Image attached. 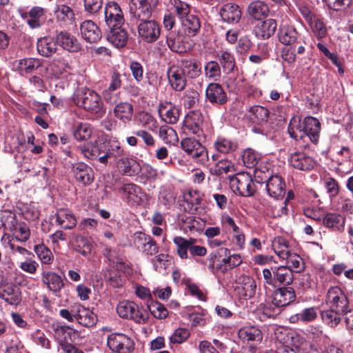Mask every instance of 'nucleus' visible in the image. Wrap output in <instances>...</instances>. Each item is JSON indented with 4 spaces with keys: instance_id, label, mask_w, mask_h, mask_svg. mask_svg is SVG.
I'll list each match as a JSON object with an SVG mask.
<instances>
[{
    "instance_id": "obj_34",
    "label": "nucleus",
    "mask_w": 353,
    "mask_h": 353,
    "mask_svg": "<svg viewBox=\"0 0 353 353\" xmlns=\"http://www.w3.org/2000/svg\"><path fill=\"white\" fill-rule=\"evenodd\" d=\"M288 340L292 347L304 352H310L313 349L312 343L300 333L291 332L288 336Z\"/></svg>"
},
{
    "instance_id": "obj_58",
    "label": "nucleus",
    "mask_w": 353,
    "mask_h": 353,
    "mask_svg": "<svg viewBox=\"0 0 353 353\" xmlns=\"http://www.w3.org/2000/svg\"><path fill=\"white\" fill-rule=\"evenodd\" d=\"M92 129L90 124L81 123L74 128L73 136L79 141H86L92 135Z\"/></svg>"
},
{
    "instance_id": "obj_12",
    "label": "nucleus",
    "mask_w": 353,
    "mask_h": 353,
    "mask_svg": "<svg viewBox=\"0 0 353 353\" xmlns=\"http://www.w3.org/2000/svg\"><path fill=\"white\" fill-rule=\"evenodd\" d=\"M0 298L10 305H17L21 301V293L15 284L3 281L0 284Z\"/></svg>"
},
{
    "instance_id": "obj_29",
    "label": "nucleus",
    "mask_w": 353,
    "mask_h": 353,
    "mask_svg": "<svg viewBox=\"0 0 353 353\" xmlns=\"http://www.w3.org/2000/svg\"><path fill=\"white\" fill-rule=\"evenodd\" d=\"M57 42L65 50L76 52L81 50V44L78 40L70 34L61 32L57 36Z\"/></svg>"
},
{
    "instance_id": "obj_54",
    "label": "nucleus",
    "mask_w": 353,
    "mask_h": 353,
    "mask_svg": "<svg viewBox=\"0 0 353 353\" xmlns=\"http://www.w3.org/2000/svg\"><path fill=\"white\" fill-rule=\"evenodd\" d=\"M119 191L122 198L128 202H137L140 188L134 183H126Z\"/></svg>"
},
{
    "instance_id": "obj_22",
    "label": "nucleus",
    "mask_w": 353,
    "mask_h": 353,
    "mask_svg": "<svg viewBox=\"0 0 353 353\" xmlns=\"http://www.w3.org/2000/svg\"><path fill=\"white\" fill-rule=\"evenodd\" d=\"M123 154L121 143L116 139H110L106 141V154L99 158V161L102 164H107L108 159L121 157Z\"/></svg>"
},
{
    "instance_id": "obj_45",
    "label": "nucleus",
    "mask_w": 353,
    "mask_h": 353,
    "mask_svg": "<svg viewBox=\"0 0 353 353\" xmlns=\"http://www.w3.org/2000/svg\"><path fill=\"white\" fill-rule=\"evenodd\" d=\"M173 242L176 245V250L179 256L182 259H186L188 257V251H189L191 243H195L196 239L193 238L185 239L182 236H175Z\"/></svg>"
},
{
    "instance_id": "obj_53",
    "label": "nucleus",
    "mask_w": 353,
    "mask_h": 353,
    "mask_svg": "<svg viewBox=\"0 0 353 353\" xmlns=\"http://www.w3.org/2000/svg\"><path fill=\"white\" fill-rule=\"evenodd\" d=\"M344 312H338L332 308L325 310L321 312V316L322 321L331 327H336L341 322V316H343Z\"/></svg>"
},
{
    "instance_id": "obj_48",
    "label": "nucleus",
    "mask_w": 353,
    "mask_h": 353,
    "mask_svg": "<svg viewBox=\"0 0 353 353\" xmlns=\"http://www.w3.org/2000/svg\"><path fill=\"white\" fill-rule=\"evenodd\" d=\"M218 58L225 73L229 74L234 70L235 58L231 52L228 50H222L218 54Z\"/></svg>"
},
{
    "instance_id": "obj_1",
    "label": "nucleus",
    "mask_w": 353,
    "mask_h": 353,
    "mask_svg": "<svg viewBox=\"0 0 353 353\" xmlns=\"http://www.w3.org/2000/svg\"><path fill=\"white\" fill-rule=\"evenodd\" d=\"M74 101L77 105L91 113L101 115L105 112L101 97L88 88L79 89L74 94Z\"/></svg>"
},
{
    "instance_id": "obj_36",
    "label": "nucleus",
    "mask_w": 353,
    "mask_h": 353,
    "mask_svg": "<svg viewBox=\"0 0 353 353\" xmlns=\"http://www.w3.org/2000/svg\"><path fill=\"white\" fill-rule=\"evenodd\" d=\"M248 12L250 17L254 19L262 20L268 16L269 8L263 1H256L249 5Z\"/></svg>"
},
{
    "instance_id": "obj_59",
    "label": "nucleus",
    "mask_w": 353,
    "mask_h": 353,
    "mask_svg": "<svg viewBox=\"0 0 353 353\" xmlns=\"http://www.w3.org/2000/svg\"><path fill=\"white\" fill-rule=\"evenodd\" d=\"M205 77L210 80H218L221 75V68L216 61H208L204 65Z\"/></svg>"
},
{
    "instance_id": "obj_55",
    "label": "nucleus",
    "mask_w": 353,
    "mask_h": 353,
    "mask_svg": "<svg viewBox=\"0 0 353 353\" xmlns=\"http://www.w3.org/2000/svg\"><path fill=\"white\" fill-rule=\"evenodd\" d=\"M324 225L336 230H341L345 225V219L340 214L327 213L323 219Z\"/></svg>"
},
{
    "instance_id": "obj_5",
    "label": "nucleus",
    "mask_w": 353,
    "mask_h": 353,
    "mask_svg": "<svg viewBox=\"0 0 353 353\" xmlns=\"http://www.w3.org/2000/svg\"><path fill=\"white\" fill-rule=\"evenodd\" d=\"M203 116L197 110L190 111L185 117L181 128L183 132L188 135H196L201 137L203 131Z\"/></svg>"
},
{
    "instance_id": "obj_63",
    "label": "nucleus",
    "mask_w": 353,
    "mask_h": 353,
    "mask_svg": "<svg viewBox=\"0 0 353 353\" xmlns=\"http://www.w3.org/2000/svg\"><path fill=\"white\" fill-rule=\"evenodd\" d=\"M261 158V154L252 149L245 150L242 154L243 162L248 168H255Z\"/></svg>"
},
{
    "instance_id": "obj_32",
    "label": "nucleus",
    "mask_w": 353,
    "mask_h": 353,
    "mask_svg": "<svg viewBox=\"0 0 353 353\" xmlns=\"http://www.w3.org/2000/svg\"><path fill=\"white\" fill-rule=\"evenodd\" d=\"M179 65L183 69L186 77L196 79L201 74V63L195 59H183Z\"/></svg>"
},
{
    "instance_id": "obj_18",
    "label": "nucleus",
    "mask_w": 353,
    "mask_h": 353,
    "mask_svg": "<svg viewBox=\"0 0 353 353\" xmlns=\"http://www.w3.org/2000/svg\"><path fill=\"white\" fill-rule=\"evenodd\" d=\"M72 311L76 314V320L83 326H93L97 321V315L81 304L74 305Z\"/></svg>"
},
{
    "instance_id": "obj_20",
    "label": "nucleus",
    "mask_w": 353,
    "mask_h": 353,
    "mask_svg": "<svg viewBox=\"0 0 353 353\" xmlns=\"http://www.w3.org/2000/svg\"><path fill=\"white\" fill-rule=\"evenodd\" d=\"M82 37L90 43H95L101 38L102 33L98 26L91 20L84 21L80 26Z\"/></svg>"
},
{
    "instance_id": "obj_43",
    "label": "nucleus",
    "mask_w": 353,
    "mask_h": 353,
    "mask_svg": "<svg viewBox=\"0 0 353 353\" xmlns=\"http://www.w3.org/2000/svg\"><path fill=\"white\" fill-rule=\"evenodd\" d=\"M276 282L284 285H290L294 280L293 270L287 265L274 268Z\"/></svg>"
},
{
    "instance_id": "obj_31",
    "label": "nucleus",
    "mask_w": 353,
    "mask_h": 353,
    "mask_svg": "<svg viewBox=\"0 0 353 353\" xmlns=\"http://www.w3.org/2000/svg\"><path fill=\"white\" fill-rule=\"evenodd\" d=\"M41 279L43 284L53 292H59L64 285L61 277L51 271L43 272Z\"/></svg>"
},
{
    "instance_id": "obj_64",
    "label": "nucleus",
    "mask_w": 353,
    "mask_h": 353,
    "mask_svg": "<svg viewBox=\"0 0 353 353\" xmlns=\"http://www.w3.org/2000/svg\"><path fill=\"white\" fill-rule=\"evenodd\" d=\"M308 24L318 39H322L327 34V28L321 17L316 16Z\"/></svg>"
},
{
    "instance_id": "obj_13",
    "label": "nucleus",
    "mask_w": 353,
    "mask_h": 353,
    "mask_svg": "<svg viewBox=\"0 0 353 353\" xmlns=\"http://www.w3.org/2000/svg\"><path fill=\"white\" fill-rule=\"evenodd\" d=\"M54 15L57 23L61 28H68L76 23L75 12L69 6L58 5L54 10Z\"/></svg>"
},
{
    "instance_id": "obj_2",
    "label": "nucleus",
    "mask_w": 353,
    "mask_h": 353,
    "mask_svg": "<svg viewBox=\"0 0 353 353\" xmlns=\"http://www.w3.org/2000/svg\"><path fill=\"white\" fill-rule=\"evenodd\" d=\"M241 263L242 259L240 254H230L228 248H221L211 254L208 268L212 272L214 269H216L223 273H225L240 265Z\"/></svg>"
},
{
    "instance_id": "obj_25",
    "label": "nucleus",
    "mask_w": 353,
    "mask_h": 353,
    "mask_svg": "<svg viewBox=\"0 0 353 353\" xmlns=\"http://www.w3.org/2000/svg\"><path fill=\"white\" fill-rule=\"evenodd\" d=\"M222 19L229 23H236L241 17V10L238 5L228 3L220 9Z\"/></svg>"
},
{
    "instance_id": "obj_26",
    "label": "nucleus",
    "mask_w": 353,
    "mask_h": 353,
    "mask_svg": "<svg viewBox=\"0 0 353 353\" xmlns=\"http://www.w3.org/2000/svg\"><path fill=\"white\" fill-rule=\"evenodd\" d=\"M56 222L64 230H71L77 225L74 214L68 209H59L56 213Z\"/></svg>"
},
{
    "instance_id": "obj_19",
    "label": "nucleus",
    "mask_w": 353,
    "mask_h": 353,
    "mask_svg": "<svg viewBox=\"0 0 353 353\" xmlns=\"http://www.w3.org/2000/svg\"><path fill=\"white\" fill-rule=\"evenodd\" d=\"M205 97L211 103L223 105L228 101L226 92L217 83H210L208 85L205 89Z\"/></svg>"
},
{
    "instance_id": "obj_37",
    "label": "nucleus",
    "mask_w": 353,
    "mask_h": 353,
    "mask_svg": "<svg viewBox=\"0 0 353 353\" xmlns=\"http://www.w3.org/2000/svg\"><path fill=\"white\" fill-rule=\"evenodd\" d=\"M276 22L274 19H269L263 21L255 28L256 37L263 39L270 38L274 34L276 29Z\"/></svg>"
},
{
    "instance_id": "obj_16",
    "label": "nucleus",
    "mask_w": 353,
    "mask_h": 353,
    "mask_svg": "<svg viewBox=\"0 0 353 353\" xmlns=\"http://www.w3.org/2000/svg\"><path fill=\"white\" fill-rule=\"evenodd\" d=\"M171 87L176 91H182L186 86V76L179 65H173L167 71Z\"/></svg>"
},
{
    "instance_id": "obj_61",
    "label": "nucleus",
    "mask_w": 353,
    "mask_h": 353,
    "mask_svg": "<svg viewBox=\"0 0 353 353\" xmlns=\"http://www.w3.org/2000/svg\"><path fill=\"white\" fill-rule=\"evenodd\" d=\"M138 121L141 127L152 132H156L158 128V123L155 118L145 112L139 113Z\"/></svg>"
},
{
    "instance_id": "obj_42",
    "label": "nucleus",
    "mask_w": 353,
    "mask_h": 353,
    "mask_svg": "<svg viewBox=\"0 0 353 353\" xmlns=\"http://www.w3.org/2000/svg\"><path fill=\"white\" fill-rule=\"evenodd\" d=\"M137 240L141 245L142 251L146 255L152 256L158 253L159 246L151 236L141 233Z\"/></svg>"
},
{
    "instance_id": "obj_62",
    "label": "nucleus",
    "mask_w": 353,
    "mask_h": 353,
    "mask_svg": "<svg viewBox=\"0 0 353 353\" xmlns=\"http://www.w3.org/2000/svg\"><path fill=\"white\" fill-rule=\"evenodd\" d=\"M34 252L42 264L50 265L54 260V255L52 251L43 244L34 246Z\"/></svg>"
},
{
    "instance_id": "obj_15",
    "label": "nucleus",
    "mask_w": 353,
    "mask_h": 353,
    "mask_svg": "<svg viewBox=\"0 0 353 353\" xmlns=\"http://www.w3.org/2000/svg\"><path fill=\"white\" fill-rule=\"evenodd\" d=\"M72 172L75 180L83 185H89L94 181L93 170L84 163L79 162L73 164Z\"/></svg>"
},
{
    "instance_id": "obj_21",
    "label": "nucleus",
    "mask_w": 353,
    "mask_h": 353,
    "mask_svg": "<svg viewBox=\"0 0 353 353\" xmlns=\"http://www.w3.org/2000/svg\"><path fill=\"white\" fill-rule=\"evenodd\" d=\"M159 114L165 123L174 124L179 119L180 110L174 104L165 101L159 105Z\"/></svg>"
},
{
    "instance_id": "obj_40",
    "label": "nucleus",
    "mask_w": 353,
    "mask_h": 353,
    "mask_svg": "<svg viewBox=\"0 0 353 353\" xmlns=\"http://www.w3.org/2000/svg\"><path fill=\"white\" fill-rule=\"evenodd\" d=\"M269 114V110L266 108L256 105L249 108L248 117L252 123L259 124L267 122Z\"/></svg>"
},
{
    "instance_id": "obj_39",
    "label": "nucleus",
    "mask_w": 353,
    "mask_h": 353,
    "mask_svg": "<svg viewBox=\"0 0 353 353\" xmlns=\"http://www.w3.org/2000/svg\"><path fill=\"white\" fill-rule=\"evenodd\" d=\"M57 41L52 37H46L41 38L37 41V50L43 57H49L54 54L57 49Z\"/></svg>"
},
{
    "instance_id": "obj_7",
    "label": "nucleus",
    "mask_w": 353,
    "mask_h": 353,
    "mask_svg": "<svg viewBox=\"0 0 353 353\" xmlns=\"http://www.w3.org/2000/svg\"><path fill=\"white\" fill-rule=\"evenodd\" d=\"M325 303L329 307L338 312H345L350 307L349 301L345 294L338 286L329 288L325 296Z\"/></svg>"
},
{
    "instance_id": "obj_44",
    "label": "nucleus",
    "mask_w": 353,
    "mask_h": 353,
    "mask_svg": "<svg viewBox=\"0 0 353 353\" xmlns=\"http://www.w3.org/2000/svg\"><path fill=\"white\" fill-rule=\"evenodd\" d=\"M42 65L40 59L34 58H25L19 60L17 70L21 75L29 74L37 70Z\"/></svg>"
},
{
    "instance_id": "obj_24",
    "label": "nucleus",
    "mask_w": 353,
    "mask_h": 353,
    "mask_svg": "<svg viewBox=\"0 0 353 353\" xmlns=\"http://www.w3.org/2000/svg\"><path fill=\"white\" fill-rule=\"evenodd\" d=\"M304 132L305 139L312 143H317L321 130L320 122L314 117H307L303 120Z\"/></svg>"
},
{
    "instance_id": "obj_47",
    "label": "nucleus",
    "mask_w": 353,
    "mask_h": 353,
    "mask_svg": "<svg viewBox=\"0 0 353 353\" xmlns=\"http://www.w3.org/2000/svg\"><path fill=\"white\" fill-rule=\"evenodd\" d=\"M181 24L185 32L189 36H195L201 28V22L199 17L194 14H190L182 19Z\"/></svg>"
},
{
    "instance_id": "obj_10",
    "label": "nucleus",
    "mask_w": 353,
    "mask_h": 353,
    "mask_svg": "<svg viewBox=\"0 0 353 353\" xmlns=\"http://www.w3.org/2000/svg\"><path fill=\"white\" fill-rule=\"evenodd\" d=\"M265 296L276 307L288 305L296 299L295 292L291 287L276 288L271 294H268Z\"/></svg>"
},
{
    "instance_id": "obj_33",
    "label": "nucleus",
    "mask_w": 353,
    "mask_h": 353,
    "mask_svg": "<svg viewBox=\"0 0 353 353\" xmlns=\"http://www.w3.org/2000/svg\"><path fill=\"white\" fill-rule=\"evenodd\" d=\"M299 34L295 28L290 26H282L279 32V41L285 46H293L298 41Z\"/></svg>"
},
{
    "instance_id": "obj_17",
    "label": "nucleus",
    "mask_w": 353,
    "mask_h": 353,
    "mask_svg": "<svg viewBox=\"0 0 353 353\" xmlns=\"http://www.w3.org/2000/svg\"><path fill=\"white\" fill-rule=\"evenodd\" d=\"M266 190L270 197L282 199L285 194V183L280 176L272 175L267 181Z\"/></svg>"
},
{
    "instance_id": "obj_8",
    "label": "nucleus",
    "mask_w": 353,
    "mask_h": 353,
    "mask_svg": "<svg viewBox=\"0 0 353 353\" xmlns=\"http://www.w3.org/2000/svg\"><path fill=\"white\" fill-rule=\"evenodd\" d=\"M103 12L105 23L108 28L120 27L124 24L123 12L118 3L108 1L105 4Z\"/></svg>"
},
{
    "instance_id": "obj_49",
    "label": "nucleus",
    "mask_w": 353,
    "mask_h": 353,
    "mask_svg": "<svg viewBox=\"0 0 353 353\" xmlns=\"http://www.w3.org/2000/svg\"><path fill=\"white\" fill-rule=\"evenodd\" d=\"M262 276L263 288L265 291V295L271 294L273 290L277 287V282L274 268H272V270L268 268L263 269L262 271Z\"/></svg>"
},
{
    "instance_id": "obj_51",
    "label": "nucleus",
    "mask_w": 353,
    "mask_h": 353,
    "mask_svg": "<svg viewBox=\"0 0 353 353\" xmlns=\"http://www.w3.org/2000/svg\"><path fill=\"white\" fill-rule=\"evenodd\" d=\"M114 115L123 122L130 121L133 114V106L127 102L117 104L114 109Z\"/></svg>"
},
{
    "instance_id": "obj_23",
    "label": "nucleus",
    "mask_w": 353,
    "mask_h": 353,
    "mask_svg": "<svg viewBox=\"0 0 353 353\" xmlns=\"http://www.w3.org/2000/svg\"><path fill=\"white\" fill-rule=\"evenodd\" d=\"M188 38L179 33L174 32H170L167 36V44L170 49L177 53H183L187 51Z\"/></svg>"
},
{
    "instance_id": "obj_52",
    "label": "nucleus",
    "mask_w": 353,
    "mask_h": 353,
    "mask_svg": "<svg viewBox=\"0 0 353 353\" xmlns=\"http://www.w3.org/2000/svg\"><path fill=\"white\" fill-rule=\"evenodd\" d=\"M72 244L75 251L84 256H88L92 252V243L87 238L81 235H76Z\"/></svg>"
},
{
    "instance_id": "obj_27",
    "label": "nucleus",
    "mask_w": 353,
    "mask_h": 353,
    "mask_svg": "<svg viewBox=\"0 0 353 353\" xmlns=\"http://www.w3.org/2000/svg\"><path fill=\"white\" fill-rule=\"evenodd\" d=\"M241 286L238 288L239 296L245 300L254 296L256 290V283L254 279L249 276H243L241 278Z\"/></svg>"
},
{
    "instance_id": "obj_3",
    "label": "nucleus",
    "mask_w": 353,
    "mask_h": 353,
    "mask_svg": "<svg viewBox=\"0 0 353 353\" xmlns=\"http://www.w3.org/2000/svg\"><path fill=\"white\" fill-rule=\"evenodd\" d=\"M117 312L120 317L132 320L138 324H144L149 319L147 310L134 301H120L117 307Z\"/></svg>"
},
{
    "instance_id": "obj_50",
    "label": "nucleus",
    "mask_w": 353,
    "mask_h": 353,
    "mask_svg": "<svg viewBox=\"0 0 353 353\" xmlns=\"http://www.w3.org/2000/svg\"><path fill=\"white\" fill-rule=\"evenodd\" d=\"M272 248L277 256L281 259H285L289 257L291 253L288 241L281 236H277L272 241Z\"/></svg>"
},
{
    "instance_id": "obj_30",
    "label": "nucleus",
    "mask_w": 353,
    "mask_h": 353,
    "mask_svg": "<svg viewBox=\"0 0 353 353\" xmlns=\"http://www.w3.org/2000/svg\"><path fill=\"white\" fill-rule=\"evenodd\" d=\"M110 32L108 34V40L117 48H122L127 44L128 34L127 31L120 27L108 28Z\"/></svg>"
},
{
    "instance_id": "obj_14",
    "label": "nucleus",
    "mask_w": 353,
    "mask_h": 353,
    "mask_svg": "<svg viewBox=\"0 0 353 353\" xmlns=\"http://www.w3.org/2000/svg\"><path fill=\"white\" fill-rule=\"evenodd\" d=\"M288 161L294 169L302 171L311 170L315 165V161L312 157L300 151L290 154Z\"/></svg>"
},
{
    "instance_id": "obj_41",
    "label": "nucleus",
    "mask_w": 353,
    "mask_h": 353,
    "mask_svg": "<svg viewBox=\"0 0 353 353\" xmlns=\"http://www.w3.org/2000/svg\"><path fill=\"white\" fill-rule=\"evenodd\" d=\"M52 75L57 79L70 73L71 68L64 58L54 59L50 64Z\"/></svg>"
},
{
    "instance_id": "obj_57",
    "label": "nucleus",
    "mask_w": 353,
    "mask_h": 353,
    "mask_svg": "<svg viewBox=\"0 0 353 353\" xmlns=\"http://www.w3.org/2000/svg\"><path fill=\"white\" fill-rule=\"evenodd\" d=\"M159 136L165 144L175 145L179 141L176 131L168 125H162L160 127Z\"/></svg>"
},
{
    "instance_id": "obj_35",
    "label": "nucleus",
    "mask_w": 353,
    "mask_h": 353,
    "mask_svg": "<svg viewBox=\"0 0 353 353\" xmlns=\"http://www.w3.org/2000/svg\"><path fill=\"white\" fill-rule=\"evenodd\" d=\"M103 255L112 268L121 270L125 268L123 258L114 248L105 246L103 250Z\"/></svg>"
},
{
    "instance_id": "obj_4",
    "label": "nucleus",
    "mask_w": 353,
    "mask_h": 353,
    "mask_svg": "<svg viewBox=\"0 0 353 353\" xmlns=\"http://www.w3.org/2000/svg\"><path fill=\"white\" fill-rule=\"evenodd\" d=\"M230 186L235 194L242 196H251L256 191V186L248 173L241 172L230 176Z\"/></svg>"
},
{
    "instance_id": "obj_60",
    "label": "nucleus",
    "mask_w": 353,
    "mask_h": 353,
    "mask_svg": "<svg viewBox=\"0 0 353 353\" xmlns=\"http://www.w3.org/2000/svg\"><path fill=\"white\" fill-rule=\"evenodd\" d=\"M46 9L39 6L32 7L28 12L30 17L28 24L32 28H39L41 26L40 19L45 14Z\"/></svg>"
},
{
    "instance_id": "obj_46",
    "label": "nucleus",
    "mask_w": 353,
    "mask_h": 353,
    "mask_svg": "<svg viewBox=\"0 0 353 353\" xmlns=\"http://www.w3.org/2000/svg\"><path fill=\"white\" fill-rule=\"evenodd\" d=\"M12 221L10 223H5L4 225L6 228H8L11 232H13L16 235V239L19 241H26L30 236V230L28 227L23 223L20 224L19 226L14 224L15 221L14 217H11Z\"/></svg>"
},
{
    "instance_id": "obj_56",
    "label": "nucleus",
    "mask_w": 353,
    "mask_h": 353,
    "mask_svg": "<svg viewBox=\"0 0 353 353\" xmlns=\"http://www.w3.org/2000/svg\"><path fill=\"white\" fill-rule=\"evenodd\" d=\"M214 145L218 152L223 154H229L237 148L236 142L224 137H218L214 141Z\"/></svg>"
},
{
    "instance_id": "obj_6",
    "label": "nucleus",
    "mask_w": 353,
    "mask_h": 353,
    "mask_svg": "<svg viewBox=\"0 0 353 353\" xmlns=\"http://www.w3.org/2000/svg\"><path fill=\"white\" fill-rule=\"evenodd\" d=\"M145 18V20H138V36L143 41L151 43L156 41L161 34V28L157 21Z\"/></svg>"
},
{
    "instance_id": "obj_28",
    "label": "nucleus",
    "mask_w": 353,
    "mask_h": 353,
    "mask_svg": "<svg viewBox=\"0 0 353 353\" xmlns=\"http://www.w3.org/2000/svg\"><path fill=\"white\" fill-rule=\"evenodd\" d=\"M238 336L243 343L261 342L263 334L259 328L255 326H245L238 331Z\"/></svg>"
},
{
    "instance_id": "obj_9",
    "label": "nucleus",
    "mask_w": 353,
    "mask_h": 353,
    "mask_svg": "<svg viewBox=\"0 0 353 353\" xmlns=\"http://www.w3.org/2000/svg\"><path fill=\"white\" fill-rule=\"evenodd\" d=\"M107 345L112 352L118 353H132L134 349L133 340L119 333L111 334L108 337Z\"/></svg>"
},
{
    "instance_id": "obj_38",
    "label": "nucleus",
    "mask_w": 353,
    "mask_h": 353,
    "mask_svg": "<svg viewBox=\"0 0 353 353\" xmlns=\"http://www.w3.org/2000/svg\"><path fill=\"white\" fill-rule=\"evenodd\" d=\"M288 133L294 140H305V132H304L303 123H301V119L299 117H292L289 123L288 128Z\"/></svg>"
},
{
    "instance_id": "obj_11",
    "label": "nucleus",
    "mask_w": 353,
    "mask_h": 353,
    "mask_svg": "<svg viewBox=\"0 0 353 353\" xmlns=\"http://www.w3.org/2000/svg\"><path fill=\"white\" fill-rule=\"evenodd\" d=\"M136 6L133 11L130 8V14L132 20H145L150 18L153 10L156 8L159 0H133Z\"/></svg>"
}]
</instances>
